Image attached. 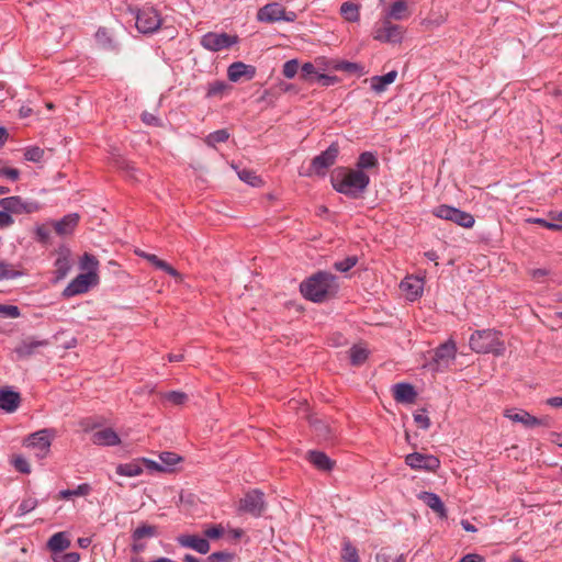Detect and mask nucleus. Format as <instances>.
I'll list each match as a JSON object with an SVG mask.
<instances>
[{"instance_id": "1", "label": "nucleus", "mask_w": 562, "mask_h": 562, "mask_svg": "<svg viewBox=\"0 0 562 562\" xmlns=\"http://www.w3.org/2000/svg\"><path fill=\"white\" fill-rule=\"evenodd\" d=\"M333 188L348 198H359L369 187L370 177L367 172L348 168H337L331 173Z\"/></svg>"}, {"instance_id": "2", "label": "nucleus", "mask_w": 562, "mask_h": 562, "mask_svg": "<svg viewBox=\"0 0 562 562\" xmlns=\"http://www.w3.org/2000/svg\"><path fill=\"white\" fill-rule=\"evenodd\" d=\"M336 277L326 271H319L300 285L302 295L314 303L323 302L327 296L333 295L337 291Z\"/></svg>"}, {"instance_id": "3", "label": "nucleus", "mask_w": 562, "mask_h": 562, "mask_svg": "<svg viewBox=\"0 0 562 562\" xmlns=\"http://www.w3.org/2000/svg\"><path fill=\"white\" fill-rule=\"evenodd\" d=\"M469 345L476 353L502 356L506 350L505 342L501 339L499 333L494 329L475 330L470 336Z\"/></svg>"}, {"instance_id": "4", "label": "nucleus", "mask_w": 562, "mask_h": 562, "mask_svg": "<svg viewBox=\"0 0 562 562\" xmlns=\"http://www.w3.org/2000/svg\"><path fill=\"white\" fill-rule=\"evenodd\" d=\"M55 437V430L50 428H44L29 435L23 443L26 448L34 451V456L37 459H44L50 451L52 441Z\"/></svg>"}, {"instance_id": "5", "label": "nucleus", "mask_w": 562, "mask_h": 562, "mask_svg": "<svg viewBox=\"0 0 562 562\" xmlns=\"http://www.w3.org/2000/svg\"><path fill=\"white\" fill-rule=\"evenodd\" d=\"M386 15H382L379 22L373 26L372 36L375 41L382 43H401L404 36V29L392 22Z\"/></svg>"}, {"instance_id": "6", "label": "nucleus", "mask_w": 562, "mask_h": 562, "mask_svg": "<svg viewBox=\"0 0 562 562\" xmlns=\"http://www.w3.org/2000/svg\"><path fill=\"white\" fill-rule=\"evenodd\" d=\"M339 155V145L338 143H331L326 150L322 151L319 155L315 156L310 166L308 172L305 176H325L328 168H330L335 162Z\"/></svg>"}, {"instance_id": "7", "label": "nucleus", "mask_w": 562, "mask_h": 562, "mask_svg": "<svg viewBox=\"0 0 562 562\" xmlns=\"http://www.w3.org/2000/svg\"><path fill=\"white\" fill-rule=\"evenodd\" d=\"M432 214L438 218L450 221L464 228H472L475 223V218L471 213L447 204L437 206Z\"/></svg>"}, {"instance_id": "8", "label": "nucleus", "mask_w": 562, "mask_h": 562, "mask_svg": "<svg viewBox=\"0 0 562 562\" xmlns=\"http://www.w3.org/2000/svg\"><path fill=\"white\" fill-rule=\"evenodd\" d=\"M136 27L143 34H153L162 24V19L154 7H143L138 9L135 15Z\"/></svg>"}, {"instance_id": "9", "label": "nucleus", "mask_w": 562, "mask_h": 562, "mask_svg": "<svg viewBox=\"0 0 562 562\" xmlns=\"http://www.w3.org/2000/svg\"><path fill=\"white\" fill-rule=\"evenodd\" d=\"M297 15L294 11H286L280 3L272 2L263 5L257 14L260 22H294Z\"/></svg>"}, {"instance_id": "10", "label": "nucleus", "mask_w": 562, "mask_h": 562, "mask_svg": "<svg viewBox=\"0 0 562 562\" xmlns=\"http://www.w3.org/2000/svg\"><path fill=\"white\" fill-rule=\"evenodd\" d=\"M405 464L412 470L435 472L440 467V460L434 454L413 452L405 457Z\"/></svg>"}, {"instance_id": "11", "label": "nucleus", "mask_w": 562, "mask_h": 562, "mask_svg": "<svg viewBox=\"0 0 562 562\" xmlns=\"http://www.w3.org/2000/svg\"><path fill=\"white\" fill-rule=\"evenodd\" d=\"M237 42V36H232L226 33L209 32L201 37L202 47L210 52H220L229 48Z\"/></svg>"}, {"instance_id": "12", "label": "nucleus", "mask_w": 562, "mask_h": 562, "mask_svg": "<svg viewBox=\"0 0 562 562\" xmlns=\"http://www.w3.org/2000/svg\"><path fill=\"white\" fill-rule=\"evenodd\" d=\"M0 205L10 214H31L40 210L37 202L25 201L19 195L0 199Z\"/></svg>"}, {"instance_id": "13", "label": "nucleus", "mask_w": 562, "mask_h": 562, "mask_svg": "<svg viewBox=\"0 0 562 562\" xmlns=\"http://www.w3.org/2000/svg\"><path fill=\"white\" fill-rule=\"evenodd\" d=\"M266 508L265 494L259 490H251L240 499L239 509L255 517H259Z\"/></svg>"}, {"instance_id": "14", "label": "nucleus", "mask_w": 562, "mask_h": 562, "mask_svg": "<svg viewBox=\"0 0 562 562\" xmlns=\"http://www.w3.org/2000/svg\"><path fill=\"white\" fill-rule=\"evenodd\" d=\"M457 346L452 339L438 346L434 355V366L436 371L446 370L456 359Z\"/></svg>"}, {"instance_id": "15", "label": "nucleus", "mask_w": 562, "mask_h": 562, "mask_svg": "<svg viewBox=\"0 0 562 562\" xmlns=\"http://www.w3.org/2000/svg\"><path fill=\"white\" fill-rule=\"evenodd\" d=\"M98 284L93 273H80L64 289L61 295L66 299L86 293L91 286Z\"/></svg>"}, {"instance_id": "16", "label": "nucleus", "mask_w": 562, "mask_h": 562, "mask_svg": "<svg viewBox=\"0 0 562 562\" xmlns=\"http://www.w3.org/2000/svg\"><path fill=\"white\" fill-rule=\"evenodd\" d=\"M49 341L47 339H38L34 336L23 338L13 349L18 359H25L34 356L41 348L47 347Z\"/></svg>"}, {"instance_id": "17", "label": "nucleus", "mask_w": 562, "mask_h": 562, "mask_svg": "<svg viewBox=\"0 0 562 562\" xmlns=\"http://www.w3.org/2000/svg\"><path fill=\"white\" fill-rule=\"evenodd\" d=\"M177 542L180 547L192 549L200 554H206L211 548L209 540L198 535H180Z\"/></svg>"}, {"instance_id": "18", "label": "nucleus", "mask_w": 562, "mask_h": 562, "mask_svg": "<svg viewBox=\"0 0 562 562\" xmlns=\"http://www.w3.org/2000/svg\"><path fill=\"white\" fill-rule=\"evenodd\" d=\"M21 403V396L19 392L13 391L11 387L0 389V411L5 413H14Z\"/></svg>"}, {"instance_id": "19", "label": "nucleus", "mask_w": 562, "mask_h": 562, "mask_svg": "<svg viewBox=\"0 0 562 562\" xmlns=\"http://www.w3.org/2000/svg\"><path fill=\"white\" fill-rule=\"evenodd\" d=\"M256 75V68L241 61H235L227 69V77L231 81L237 82L243 77L252 79Z\"/></svg>"}, {"instance_id": "20", "label": "nucleus", "mask_w": 562, "mask_h": 562, "mask_svg": "<svg viewBox=\"0 0 562 562\" xmlns=\"http://www.w3.org/2000/svg\"><path fill=\"white\" fill-rule=\"evenodd\" d=\"M92 442L98 446L113 447L121 443L119 435L111 428H104L92 435Z\"/></svg>"}, {"instance_id": "21", "label": "nucleus", "mask_w": 562, "mask_h": 562, "mask_svg": "<svg viewBox=\"0 0 562 562\" xmlns=\"http://www.w3.org/2000/svg\"><path fill=\"white\" fill-rule=\"evenodd\" d=\"M384 15L395 21H403L411 14L407 0H394L393 3L384 10Z\"/></svg>"}, {"instance_id": "22", "label": "nucleus", "mask_w": 562, "mask_h": 562, "mask_svg": "<svg viewBox=\"0 0 562 562\" xmlns=\"http://www.w3.org/2000/svg\"><path fill=\"white\" fill-rule=\"evenodd\" d=\"M401 289L409 300H416L423 294L424 281L419 278L407 277L401 282Z\"/></svg>"}, {"instance_id": "23", "label": "nucleus", "mask_w": 562, "mask_h": 562, "mask_svg": "<svg viewBox=\"0 0 562 562\" xmlns=\"http://www.w3.org/2000/svg\"><path fill=\"white\" fill-rule=\"evenodd\" d=\"M79 222V215L77 213H70L65 215L61 220L54 223L56 233L60 236L70 235Z\"/></svg>"}, {"instance_id": "24", "label": "nucleus", "mask_w": 562, "mask_h": 562, "mask_svg": "<svg viewBox=\"0 0 562 562\" xmlns=\"http://www.w3.org/2000/svg\"><path fill=\"white\" fill-rule=\"evenodd\" d=\"M47 549L55 553H61L70 547V539L65 531L54 533L47 541Z\"/></svg>"}, {"instance_id": "25", "label": "nucleus", "mask_w": 562, "mask_h": 562, "mask_svg": "<svg viewBox=\"0 0 562 562\" xmlns=\"http://www.w3.org/2000/svg\"><path fill=\"white\" fill-rule=\"evenodd\" d=\"M396 77V70H391L383 76H373L370 78V87L374 92L382 93L387 89V86L395 81Z\"/></svg>"}, {"instance_id": "26", "label": "nucleus", "mask_w": 562, "mask_h": 562, "mask_svg": "<svg viewBox=\"0 0 562 562\" xmlns=\"http://www.w3.org/2000/svg\"><path fill=\"white\" fill-rule=\"evenodd\" d=\"M326 68H328V64H326L323 59H317L315 64L304 63L301 67V77L304 80L315 81L317 74H319L322 70H325Z\"/></svg>"}, {"instance_id": "27", "label": "nucleus", "mask_w": 562, "mask_h": 562, "mask_svg": "<svg viewBox=\"0 0 562 562\" xmlns=\"http://www.w3.org/2000/svg\"><path fill=\"white\" fill-rule=\"evenodd\" d=\"M505 417L514 423H520L526 427H536V424L538 423L537 417L530 415L524 409H508L505 412Z\"/></svg>"}, {"instance_id": "28", "label": "nucleus", "mask_w": 562, "mask_h": 562, "mask_svg": "<svg viewBox=\"0 0 562 562\" xmlns=\"http://www.w3.org/2000/svg\"><path fill=\"white\" fill-rule=\"evenodd\" d=\"M417 393L413 385L408 383H397L394 385V398L402 403L414 402Z\"/></svg>"}, {"instance_id": "29", "label": "nucleus", "mask_w": 562, "mask_h": 562, "mask_svg": "<svg viewBox=\"0 0 562 562\" xmlns=\"http://www.w3.org/2000/svg\"><path fill=\"white\" fill-rule=\"evenodd\" d=\"M419 499L423 501L429 508L438 513L441 517L446 516V508L440 497L432 492H422Z\"/></svg>"}, {"instance_id": "30", "label": "nucleus", "mask_w": 562, "mask_h": 562, "mask_svg": "<svg viewBox=\"0 0 562 562\" xmlns=\"http://www.w3.org/2000/svg\"><path fill=\"white\" fill-rule=\"evenodd\" d=\"M379 167V159L375 153L373 151H363L359 155L358 160L356 162V169L364 171L370 169H375Z\"/></svg>"}, {"instance_id": "31", "label": "nucleus", "mask_w": 562, "mask_h": 562, "mask_svg": "<svg viewBox=\"0 0 562 562\" xmlns=\"http://www.w3.org/2000/svg\"><path fill=\"white\" fill-rule=\"evenodd\" d=\"M116 474L121 476L135 477L143 473V467L139 460H134L128 463H121L115 469Z\"/></svg>"}, {"instance_id": "32", "label": "nucleus", "mask_w": 562, "mask_h": 562, "mask_svg": "<svg viewBox=\"0 0 562 562\" xmlns=\"http://www.w3.org/2000/svg\"><path fill=\"white\" fill-rule=\"evenodd\" d=\"M308 460L315 468L323 471H329L333 468V461L321 451H310Z\"/></svg>"}, {"instance_id": "33", "label": "nucleus", "mask_w": 562, "mask_h": 562, "mask_svg": "<svg viewBox=\"0 0 562 562\" xmlns=\"http://www.w3.org/2000/svg\"><path fill=\"white\" fill-rule=\"evenodd\" d=\"M79 267L82 271H85L83 273H93L94 280L99 282V277H98L99 261L97 260V258L93 255L88 254V252L83 254V256L80 259Z\"/></svg>"}, {"instance_id": "34", "label": "nucleus", "mask_w": 562, "mask_h": 562, "mask_svg": "<svg viewBox=\"0 0 562 562\" xmlns=\"http://www.w3.org/2000/svg\"><path fill=\"white\" fill-rule=\"evenodd\" d=\"M55 274L56 280H63L71 270V260L68 255H59L58 258L55 260Z\"/></svg>"}, {"instance_id": "35", "label": "nucleus", "mask_w": 562, "mask_h": 562, "mask_svg": "<svg viewBox=\"0 0 562 562\" xmlns=\"http://www.w3.org/2000/svg\"><path fill=\"white\" fill-rule=\"evenodd\" d=\"M339 11L348 22H358L360 19V7L351 1L344 2Z\"/></svg>"}, {"instance_id": "36", "label": "nucleus", "mask_w": 562, "mask_h": 562, "mask_svg": "<svg viewBox=\"0 0 562 562\" xmlns=\"http://www.w3.org/2000/svg\"><path fill=\"white\" fill-rule=\"evenodd\" d=\"M94 37H95L97 43L103 49H108V50H115V49H117L116 43L113 41L111 34L109 33V31L106 29L100 27L95 32Z\"/></svg>"}, {"instance_id": "37", "label": "nucleus", "mask_w": 562, "mask_h": 562, "mask_svg": "<svg viewBox=\"0 0 562 562\" xmlns=\"http://www.w3.org/2000/svg\"><path fill=\"white\" fill-rule=\"evenodd\" d=\"M91 492V486L88 483L77 485L74 490H63L59 492V497L63 499H69L74 496H87Z\"/></svg>"}, {"instance_id": "38", "label": "nucleus", "mask_w": 562, "mask_h": 562, "mask_svg": "<svg viewBox=\"0 0 562 562\" xmlns=\"http://www.w3.org/2000/svg\"><path fill=\"white\" fill-rule=\"evenodd\" d=\"M155 536H157V528L155 526L144 524L133 531L132 539L144 540L145 538H153Z\"/></svg>"}, {"instance_id": "39", "label": "nucleus", "mask_w": 562, "mask_h": 562, "mask_svg": "<svg viewBox=\"0 0 562 562\" xmlns=\"http://www.w3.org/2000/svg\"><path fill=\"white\" fill-rule=\"evenodd\" d=\"M21 276H23L22 271L5 261H0V281L16 279Z\"/></svg>"}, {"instance_id": "40", "label": "nucleus", "mask_w": 562, "mask_h": 562, "mask_svg": "<svg viewBox=\"0 0 562 562\" xmlns=\"http://www.w3.org/2000/svg\"><path fill=\"white\" fill-rule=\"evenodd\" d=\"M342 562H359V554L356 547L350 541H345L341 549Z\"/></svg>"}, {"instance_id": "41", "label": "nucleus", "mask_w": 562, "mask_h": 562, "mask_svg": "<svg viewBox=\"0 0 562 562\" xmlns=\"http://www.w3.org/2000/svg\"><path fill=\"white\" fill-rule=\"evenodd\" d=\"M368 350L360 346H353L349 351L350 362L353 366L362 364L368 358Z\"/></svg>"}, {"instance_id": "42", "label": "nucleus", "mask_w": 562, "mask_h": 562, "mask_svg": "<svg viewBox=\"0 0 562 562\" xmlns=\"http://www.w3.org/2000/svg\"><path fill=\"white\" fill-rule=\"evenodd\" d=\"M228 137H229V133L227 132V130H225V128L217 130L215 132L210 133L206 136L205 143L209 146L215 147L216 144L226 142L228 139Z\"/></svg>"}, {"instance_id": "43", "label": "nucleus", "mask_w": 562, "mask_h": 562, "mask_svg": "<svg viewBox=\"0 0 562 562\" xmlns=\"http://www.w3.org/2000/svg\"><path fill=\"white\" fill-rule=\"evenodd\" d=\"M37 505H38V501L36 498H34V497L24 498L20 503L15 516L16 517H23L26 514H29L32 510H34L37 507Z\"/></svg>"}, {"instance_id": "44", "label": "nucleus", "mask_w": 562, "mask_h": 562, "mask_svg": "<svg viewBox=\"0 0 562 562\" xmlns=\"http://www.w3.org/2000/svg\"><path fill=\"white\" fill-rule=\"evenodd\" d=\"M328 68L336 71L355 72L360 69V66L351 61H333L328 64Z\"/></svg>"}, {"instance_id": "45", "label": "nucleus", "mask_w": 562, "mask_h": 562, "mask_svg": "<svg viewBox=\"0 0 562 562\" xmlns=\"http://www.w3.org/2000/svg\"><path fill=\"white\" fill-rule=\"evenodd\" d=\"M239 179L251 187H258L261 183V179L251 170L243 169L237 172Z\"/></svg>"}, {"instance_id": "46", "label": "nucleus", "mask_w": 562, "mask_h": 562, "mask_svg": "<svg viewBox=\"0 0 562 562\" xmlns=\"http://www.w3.org/2000/svg\"><path fill=\"white\" fill-rule=\"evenodd\" d=\"M162 398L173 405H182L188 400V395L180 391H170L162 394Z\"/></svg>"}, {"instance_id": "47", "label": "nucleus", "mask_w": 562, "mask_h": 562, "mask_svg": "<svg viewBox=\"0 0 562 562\" xmlns=\"http://www.w3.org/2000/svg\"><path fill=\"white\" fill-rule=\"evenodd\" d=\"M159 459L161 461V465H164V468H165V471L170 470L173 465H176L181 460V458L178 454H176L173 452H167V451L160 453Z\"/></svg>"}, {"instance_id": "48", "label": "nucleus", "mask_w": 562, "mask_h": 562, "mask_svg": "<svg viewBox=\"0 0 562 562\" xmlns=\"http://www.w3.org/2000/svg\"><path fill=\"white\" fill-rule=\"evenodd\" d=\"M44 157V150L37 146L27 147L24 151V158L27 161L40 162Z\"/></svg>"}, {"instance_id": "49", "label": "nucleus", "mask_w": 562, "mask_h": 562, "mask_svg": "<svg viewBox=\"0 0 562 562\" xmlns=\"http://www.w3.org/2000/svg\"><path fill=\"white\" fill-rule=\"evenodd\" d=\"M358 259L356 256L347 257L340 261L334 263V268L339 272H347L356 266Z\"/></svg>"}, {"instance_id": "50", "label": "nucleus", "mask_w": 562, "mask_h": 562, "mask_svg": "<svg viewBox=\"0 0 562 562\" xmlns=\"http://www.w3.org/2000/svg\"><path fill=\"white\" fill-rule=\"evenodd\" d=\"M0 315L5 318H18L21 312L16 305L0 304Z\"/></svg>"}, {"instance_id": "51", "label": "nucleus", "mask_w": 562, "mask_h": 562, "mask_svg": "<svg viewBox=\"0 0 562 562\" xmlns=\"http://www.w3.org/2000/svg\"><path fill=\"white\" fill-rule=\"evenodd\" d=\"M299 70V63L296 59H290L283 65V76L288 79H292L295 77Z\"/></svg>"}, {"instance_id": "52", "label": "nucleus", "mask_w": 562, "mask_h": 562, "mask_svg": "<svg viewBox=\"0 0 562 562\" xmlns=\"http://www.w3.org/2000/svg\"><path fill=\"white\" fill-rule=\"evenodd\" d=\"M414 420L417 426L422 429H428L430 427V419L427 415L426 409H419L414 413Z\"/></svg>"}, {"instance_id": "53", "label": "nucleus", "mask_w": 562, "mask_h": 562, "mask_svg": "<svg viewBox=\"0 0 562 562\" xmlns=\"http://www.w3.org/2000/svg\"><path fill=\"white\" fill-rule=\"evenodd\" d=\"M227 88V85L224 81H214L209 85L206 97H217L221 95L225 89Z\"/></svg>"}, {"instance_id": "54", "label": "nucleus", "mask_w": 562, "mask_h": 562, "mask_svg": "<svg viewBox=\"0 0 562 562\" xmlns=\"http://www.w3.org/2000/svg\"><path fill=\"white\" fill-rule=\"evenodd\" d=\"M234 555L227 551L213 552L207 557L206 562H232Z\"/></svg>"}, {"instance_id": "55", "label": "nucleus", "mask_w": 562, "mask_h": 562, "mask_svg": "<svg viewBox=\"0 0 562 562\" xmlns=\"http://www.w3.org/2000/svg\"><path fill=\"white\" fill-rule=\"evenodd\" d=\"M12 463L15 470L21 473L29 474L31 472V467L27 460L21 456L15 457Z\"/></svg>"}, {"instance_id": "56", "label": "nucleus", "mask_w": 562, "mask_h": 562, "mask_svg": "<svg viewBox=\"0 0 562 562\" xmlns=\"http://www.w3.org/2000/svg\"><path fill=\"white\" fill-rule=\"evenodd\" d=\"M338 81H339L338 77L325 75L323 72L317 74V78L315 79V82H318V83H321L324 87L334 86Z\"/></svg>"}, {"instance_id": "57", "label": "nucleus", "mask_w": 562, "mask_h": 562, "mask_svg": "<svg viewBox=\"0 0 562 562\" xmlns=\"http://www.w3.org/2000/svg\"><path fill=\"white\" fill-rule=\"evenodd\" d=\"M375 562H405V557L400 554L393 558L385 552H379L375 555Z\"/></svg>"}, {"instance_id": "58", "label": "nucleus", "mask_w": 562, "mask_h": 562, "mask_svg": "<svg viewBox=\"0 0 562 562\" xmlns=\"http://www.w3.org/2000/svg\"><path fill=\"white\" fill-rule=\"evenodd\" d=\"M54 562H79L80 554L77 552H68L53 557Z\"/></svg>"}, {"instance_id": "59", "label": "nucleus", "mask_w": 562, "mask_h": 562, "mask_svg": "<svg viewBox=\"0 0 562 562\" xmlns=\"http://www.w3.org/2000/svg\"><path fill=\"white\" fill-rule=\"evenodd\" d=\"M528 222L541 225L551 231H560L561 226H562V225H557V223L554 221L549 222V221H547L544 218H540V217L529 218Z\"/></svg>"}, {"instance_id": "60", "label": "nucleus", "mask_w": 562, "mask_h": 562, "mask_svg": "<svg viewBox=\"0 0 562 562\" xmlns=\"http://www.w3.org/2000/svg\"><path fill=\"white\" fill-rule=\"evenodd\" d=\"M0 176L11 181H16L20 177V171L16 168L2 167L0 168Z\"/></svg>"}, {"instance_id": "61", "label": "nucleus", "mask_w": 562, "mask_h": 562, "mask_svg": "<svg viewBox=\"0 0 562 562\" xmlns=\"http://www.w3.org/2000/svg\"><path fill=\"white\" fill-rule=\"evenodd\" d=\"M140 464L144 465L149 471H159V472L165 471V468H164V465H161V463H158L150 459H146V458L140 459Z\"/></svg>"}, {"instance_id": "62", "label": "nucleus", "mask_w": 562, "mask_h": 562, "mask_svg": "<svg viewBox=\"0 0 562 562\" xmlns=\"http://www.w3.org/2000/svg\"><path fill=\"white\" fill-rule=\"evenodd\" d=\"M549 273L550 271L546 268L531 269L529 271L530 277L538 282H542Z\"/></svg>"}, {"instance_id": "63", "label": "nucleus", "mask_w": 562, "mask_h": 562, "mask_svg": "<svg viewBox=\"0 0 562 562\" xmlns=\"http://www.w3.org/2000/svg\"><path fill=\"white\" fill-rule=\"evenodd\" d=\"M35 234L37 239L42 243H46L50 236L49 228L44 225L37 226L35 229Z\"/></svg>"}, {"instance_id": "64", "label": "nucleus", "mask_w": 562, "mask_h": 562, "mask_svg": "<svg viewBox=\"0 0 562 562\" xmlns=\"http://www.w3.org/2000/svg\"><path fill=\"white\" fill-rule=\"evenodd\" d=\"M459 562H486L485 559L477 553H468L463 555Z\"/></svg>"}]
</instances>
